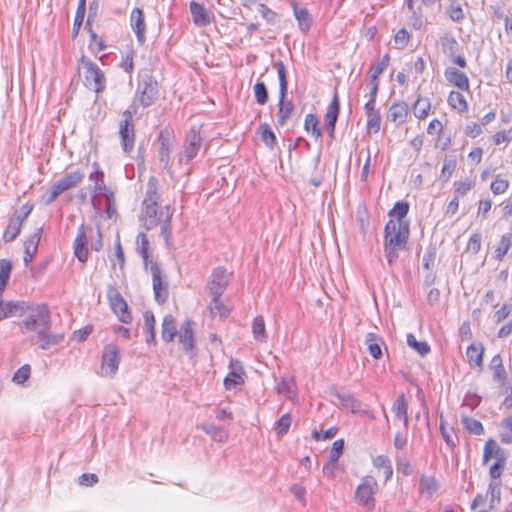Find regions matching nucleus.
Returning a JSON list of instances; mask_svg holds the SVG:
<instances>
[{
    "mask_svg": "<svg viewBox=\"0 0 512 512\" xmlns=\"http://www.w3.org/2000/svg\"><path fill=\"white\" fill-rule=\"evenodd\" d=\"M488 369L492 372V380L499 384L500 387H504L509 383L508 374L500 354H496L492 357L488 364Z\"/></svg>",
    "mask_w": 512,
    "mask_h": 512,
    "instance_id": "nucleus-19",
    "label": "nucleus"
},
{
    "mask_svg": "<svg viewBox=\"0 0 512 512\" xmlns=\"http://www.w3.org/2000/svg\"><path fill=\"white\" fill-rule=\"evenodd\" d=\"M446 80L461 90H469V79L467 75L457 68L449 67L444 72Z\"/></svg>",
    "mask_w": 512,
    "mask_h": 512,
    "instance_id": "nucleus-29",
    "label": "nucleus"
},
{
    "mask_svg": "<svg viewBox=\"0 0 512 512\" xmlns=\"http://www.w3.org/2000/svg\"><path fill=\"white\" fill-rule=\"evenodd\" d=\"M456 160L452 157H445L444 161H443V167H442V170H441V176L440 178L443 180V181H448L449 178L451 177V175L453 174L455 168H456Z\"/></svg>",
    "mask_w": 512,
    "mask_h": 512,
    "instance_id": "nucleus-57",
    "label": "nucleus"
},
{
    "mask_svg": "<svg viewBox=\"0 0 512 512\" xmlns=\"http://www.w3.org/2000/svg\"><path fill=\"white\" fill-rule=\"evenodd\" d=\"M163 214L165 210L158 212V203H142L140 220L147 230H151L160 223Z\"/></svg>",
    "mask_w": 512,
    "mask_h": 512,
    "instance_id": "nucleus-13",
    "label": "nucleus"
},
{
    "mask_svg": "<svg viewBox=\"0 0 512 512\" xmlns=\"http://www.w3.org/2000/svg\"><path fill=\"white\" fill-rule=\"evenodd\" d=\"M252 333L257 341L266 342L267 335L265 330V322L262 316H257L254 318L252 323Z\"/></svg>",
    "mask_w": 512,
    "mask_h": 512,
    "instance_id": "nucleus-48",
    "label": "nucleus"
},
{
    "mask_svg": "<svg viewBox=\"0 0 512 512\" xmlns=\"http://www.w3.org/2000/svg\"><path fill=\"white\" fill-rule=\"evenodd\" d=\"M231 371L224 378V386L227 390L237 387L238 385H242L244 383V379L242 375L244 374V369L238 360L231 359L229 365Z\"/></svg>",
    "mask_w": 512,
    "mask_h": 512,
    "instance_id": "nucleus-20",
    "label": "nucleus"
},
{
    "mask_svg": "<svg viewBox=\"0 0 512 512\" xmlns=\"http://www.w3.org/2000/svg\"><path fill=\"white\" fill-rule=\"evenodd\" d=\"M96 168L89 176V180L94 182V192L97 195L104 196L107 201L111 202L114 198L113 192H111L104 183V173L98 167L97 163L93 164Z\"/></svg>",
    "mask_w": 512,
    "mask_h": 512,
    "instance_id": "nucleus-21",
    "label": "nucleus"
},
{
    "mask_svg": "<svg viewBox=\"0 0 512 512\" xmlns=\"http://www.w3.org/2000/svg\"><path fill=\"white\" fill-rule=\"evenodd\" d=\"M177 333L174 317L172 315H166L162 322L161 336L163 341L166 343L173 341Z\"/></svg>",
    "mask_w": 512,
    "mask_h": 512,
    "instance_id": "nucleus-34",
    "label": "nucleus"
},
{
    "mask_svg": "<svg viewBox=\"0 0 512 512\" xmlns=\"http://www.w3.org/2000/svg\"><path fill=\"white\" fill-rule=\"evenodd\" d=\"M107 298L112 311L116 314L119 321L124 324H129L132 321L131 313L128 310L127 302L115 285L108 286Z\"/></svg>",
    "mask_w": 512,
    "mask_h": 512,
    "instance_id": "nucleus-9",
    "label": "nucleus"
},
{
    "mask_svg": "<svg viewBox=\"0 0 512 512\" xmlns=\"http://www.w3.org/2000/svg\"><path fill=\"white\" fill-rule=\"evenodd\" d=\"M492 457L496 459L494 463L506 467L507 451L502 449L493 438H490L484 445L482 457L483 464H487Z\"/></svg>",
    "mask_w": 512,
    "mask_h": 512,
    "instance_id": "nucleus-14",
    "label": "nucleus"
},
{
    "mask_svg": "<svg viewBox=\"0 0 512 512\" xmlns=\"http://www.w3.org/2000/svg\"><path fill=\"white\" fill-rule=\"evenodd\" d=\"M378 483L372 476H365L355 491L357 503L366 510L371 511L375 507L374 495L377 491Z\"/></svg>",
    "mask_w": 512,
    "mask_h": 512,
    "instance_id": "nucleus-6",
    "label": "nucleus"
},
{
    "mask_svg": "<svg viewBox=\"0 0 512 512\" xmlns=\"http://www.w3.org/2000/svg\"><path fill=\"white\" fill-rule=\"evenodd\" d=\"M51 313L46 304H40L30 310L28 316L20 325L21 333L29 335L32 345L39 349L48 350L64 340V334L51 332Z\"/></svg>",
    "mask_w": 512,
    "mask_h": 512,
    "instance_id": "nucleus-1",
    "label": "nucleus"
},
{
    "mask_svg": "<svg viewBox=\"0 0 512 512\" xmlns=\"http://www.w3.org/2000/svg\"><path fill=\"white\" fill-rule=\"evenodd\" d=\"M365 344L367 346L369 354L374 359H380L382 357V346H385V342L383 338L373 332H370L366 335Z\"/></svg>",
    "mask_w": 512,
    "mask_h": 512,
    "instance_id": "nucleus-30",
    "label": "nucleus"
},
{
    "mask_svg": "<svg viewBox=\"0 0 512 512\" xmlns=\"http://www.w3.org/2000/svg\"><path fill=\"white\" fill-rule=\"evenodd\" d=\"M442 52L448 58L454 57L460 50V45L451 33H446L440 38Z\"/></svg>",
    "mask_w": 512,
    "mask_h": 512,
    "instance_id": "nucleus-33",
    "label": "nucleus"
},
{
    "mask_svg": "<svg viewBox=\"0 0 512 512\" xmlns=\"http://www.w3.org/2000/svg\"><path fill=\"white\" fill-rule=\"evenodd\" d=\"M120 359V350L118 346L110 343L104 347L101 368L106 370L107 375L113 377L118 370Z\"/></svg>",
    "mask_w": 512,
    "mask_h": 512,
    "instance_id": "nucleus-11",
    "label": "nucleus"
},
{
    "mask_svg": "<svg viewBox=\"0 0 512 512\" xmlns=\"http://www.w3.org/2000/svg\"><path fill=\"white\" fill-rule=\"evenodd\" d=\"M137 241L139 242L138 252L143 258L144 267L145 269L148 268V265L150 266V262L153 261L152 259H149V240L145 233H140L137 237Z\"/></svg>",
    "mask_w": 512,
    "mask_h": 512,
    "instance_id": "nucleus-45",
    "label": "nucleus"
},
{
    "mask_svg": "<svg viewBox=\"0 0 512 512\" xmlns=\"http://www.w3.org/2000/svg\"><path fill=\"white\" fill-rule=\"evenodd\" d=\"M22 229V225L18 224L16 221L10 219L8 222V226L3 233V240L5 243L13 242L20 234Z\"/></svg>",
    "mask_w": 512,
    "mask_h": 512,
    "instance_id": "nucleus-49",
    "label": "nucleus"
},
{
    "mask_svg": "<svg viewBox=\"0 0 512 512\" xmlns=\"http://www.w3.org/2000/svg\"><path fill=\"white\" fill-rule=\"evenodd\" d=\"M484 351L482 343H472L467 347L466 357L471 368H478L479 371L483 370Z\"/></svg>",
    "mask_w": 512,
    "mask_h": 512,
    "instance_id": "nucleus-27",
    "label": "nucleus"
},
{
    "mask_svg": "<svg viewBox=\"0 0 512 512\" xmlns=\"http://www.w3.org/2000/svg\"><path fill=\"white\" fill-rule=\"evenodd\" d=\"M74 254L76 258L84 263L88 259L87 236L84 225L78 229L76 239L74 241Z\"/></svg>",
    "mask_w": 512,
    "mask_h": 512,
    "instance_id": "nucleus-28",
    "label": "nucleus"
},
{
    "mask_svg": "<svg viewBox=\"0 0 512 512\" xmlns=\"http://www.w3.org/2000/svg\"><path fill=\"white\" fill-rule=\"evenodd\" d=\"M488 493L490 494V508L493 509L501 502V482H490Z\"/></svg>",
    "mask_w": 512,
    "mask_h": 512,
    "instance_id": "nucleus-56",
    "label": "nucleus"
},
{
    "mask_svg": "<svg viewBox=\"0 0 512 512\" xmlns=\"http://www.w3.org/2000/svg\"><path fill=\"white\" fill-rule=\"evenodd\" d=\"M258 11L262 18L270 25H274L278 21V14L270 9L267 5L260 3L258 5Z\"/></svg>",
    "mask_w": 512,
    "mask_h": 512,
    "instance_id": "nucleus-58",
    "label": "nucleus"
},
{
    "mask_svg": "<svg viewBox=\"0 0 512 512\" xmlns=\"http://www.w3.org/2000/svg\"><path fill=\"white\" fill-rule=\"evenodd\" d=\"M174 213V209L167 205L165 206V219L161 226V235L165 239L166 242H168L169 238L171 237L172 232V226H171V219Z\"/></svg>",
    "mask_w": 512,
    "mask_h": 512,
    "instance_id": "nucleus-51",
    "label": "nucleus"
},
{
    "mask_svg": "<svg viewBox=\"0 0 512 512\" xmlns=\"http://www.w3.org/2000/svg\"><path fill=\"white\" fill-rule=\"evenodd\" d=\"M135 114L132 110H125L122 114L123 119L119 123V136L125 153H130L134 148L135 130L133 116Z\"/></svg>",
    "mask_w": 512,
    "mask_h": 512,
    "instance_id": "nucleus-8",
    "label": "nucleus"
},
{
    "mask_svg": "<svg viewBox=\"0 0 512 512\" xmlns=\"http://www.w3.org/2000/svg\"><path fill=\"white\" fill-rule=\"evenodd\" d=\"M258 133L262 142L270 149L274 147L276 144V136L272 131L271 127L267 123H262L259 125Z\"/></svg>",
    "mask_w": 512,
    "mask_h": 512,
    "instance_id": "nucleus-41",
    "label": "nucleus"
},
{
    "mask_svg": "<svg viewBox=\"0 0 512 512\" xmlns=\"http://www.w3.org/2000/svg\"><path fill=\"white\" fill-rule=\"evenodd\" d=\"M408 114L409 108L407 103L399 101L390 106L387 119L399 126L406 122Z\"/></svg>",
    "mask_w": 512,
    "mask_h": 512,
    "instance_id": "nucleus-25",
    "label": "nucleus"
},
{
    "mask_svg": "<svg viewBox=\"0 0 512 512\" xmlns=\"http://www.w3.org/2000/svg\"><path fill=\"white\" fill-rule=\"evenodd\" d=\"M79 66L84 69V84L96 94L102 93L106 88V77L103 71L92 60L82 55Z\"/></svg>",
    "mask_w": 512,
    "mask_h": 512,
    "instance_id": "nucleus-5",
    "label": "nucleus"
},
{
    "mask_svg": "<svg viewBox=\"0 0 512 512\" xmlns=\"http://www.w3.org/2000/svg\"><path fill=\"white\" fill-rule=\"evenodd\" d=\"M436 253V248L434 246H429L424 252L422 264L426 270H430L434 267Z\"/></svg>",
    "mask_w": 512,
    "mask_h": 512,
    "instance_id": "nucleus-62",
    "label": "nucleus"
},
{
    "mask_svg": "<svg viewBox=\"0 0 512 512\" xmlns=\"http://www.w3.org/2000/svg\"><path fill=\"white\" fill-rule=\"evenodd\" d=\"M373 465L376 468L383 469L385 481L391 479L393 475V468L391 461L386 455H378L373 459Z\"/></svg>",
    "mask_w": 512,
    "mask_h": 512,
    "instance_id": "nucleus-42",
    "label": "nucleus"
},
{
    "mask_svg": "<svg viewBox=\"0 0 512 512\" xmlns=\"http://www.w3.org/2000/svg\"><path fill=\"white\" fill-rule=\"evenodd\" d=\"M159 183L158 179L154 176H151L147 182L145 197L142 203H151V202H159L160 194L158 193Z\"/></svg>",
    "mask_w": 512,
    "mask_h": 512,
    "instance_id": "nucleus-35",
    "label": "nucleus"
},
{
    "mask_svg": "<svg viewBox=\"0 0 512 512\" xmlns=\"http://www.w3.org/2000/svg\"><path fill=\"white\" fill-rule=\"evenodd\" d=\"M192 21L197 27H206L214 21V14L202 4L191 1L189 4Z\"/></svg>",
    "mask_w": 512,
    "mask_h": 512,
    "instance_id": "nucleus-17",
    "label": "nucleus"
},
{
    "mask_svg": "<svg viewBox=\"0 0 512 512\" xmlns=\"http://www.w3.org/2000/svg\"><path fill=\"white\" fill-rule=\"evenodd\" d=\"M292 8L294 16L298 22L299 29L302 32H307L312 26V18L306 8L299 7L295 1H292Z\"/></svg>",
    "mask_w": 512,
    "mask_h": 512,
    "instance_id": "nucleus-31",
    "label": "nucleus"
},
{
    "mask_svg": "<svg viewBox=\"0 0 512 512\" xmlns=\"http://www.w3.org/2000/svg\"><path fill=\"white\" fill-rule=\"evenodd\" d=\"M448 104L460 113L468 110V104L464 95L458 91H451L448 96Z\"/></svg>",
    "mask_w": 512,
    "mask_h": 512,
    "instance_id": "nucleus-39",
    "label": "nucleus"
},
{
    "mask_svg": "<svg viewBox=\"0 0 512 512\" xmlns=\"http://www.w3.org/2000/svg\"><path fill=\"white\" fill-rule=\"evenodd\" d=\"M292 424V417L289 413L284 414L278 421L274 424V430L278 437L285 436Z\"/></svg>",
    "mask_w": 512,
    "mask_h": 512,
    "instance_id": "nucleus-52",
    "label": "nucleus"
},
{
    "mask_svg": "<svg viewBox=\"0 0 512 512\" xmlns=\"http://www.w3.org/2000/svg\"><path fill=\"white\" fill-rule=\"evenodd\" d=\"M336 397L340 401L341 405L352 413L360 411L361 402L355 399L352 394L337 392Z\"/></svg>",
    "mask_w": 512,
    "mask_h": 512,
    "instance_id": "nucleus-37",
    "label": "nucleus"
},
{
    "mask_svg": "<svg viewBox=\"0 0 512 512\" xmlns=\"http://www.w3.org/2000/svg\"><path fill=\"white\" fill-rule=\"evenodd\" d=\"M201 428L206 434L210 435L212 439L217 442H224L228 438L227 431L224 428L216 426L213 423L203 424Z\"/></svg>",
    "mask_w": 512,
    "mask_h": 512,
    "instance_id": "nucleus-38",
    "label": "nucleus"
},
{
    "mask_svg": "<svg viewBox=\"0 0 512 512\" xmlns=\"http://www.w3.org/2000/svg\"><path fill=\"white\" fill-rule=\"evenodd\" d=\"M512 246V233H506L502 235L497 248L494 251L493 257L496 260L501 261L504 256L508 253Z\"/></svg>",
    "mask_w": 512,
    "mask_h": 512,
    "instance_id": "nucleus-40",
    "label": "nucleus"
},
{
    "mask_svg": "<svg viewBox=\"0 0 512 512\" xmlns=\"http://www.w3.org/2000/svg\"><path fill=\"white\" fill-rule=\"evenodd\" d=\"M30 373H31L30 365L25 364L14 373L12 380H13V382H15L17 384H23L25 381L28 380Z\"/></svg>",
    "mask_w": 512,
    "mask_h": 512,
    "instance_id": "nucleus-64",
    "label": "nucleus"
},
{
    "mask_svg": "<svg viewBox=\"0 0 512 512\" xmlns=\"http://www.w3.org/2000/svg\"><path fill=\"white\" fill-rule=\"evenodd\" d=\"M430 108L431 104L428 99L418 98L413 107L415 117L418 119H424L428 116Z\"/></svg>",
    "mask_w": 512,
    "mask_h": 512,
    "instance_id": "nucleus-53",
    "label": "nucleus"
},
{
    "mask_svg": "<svg viewBox=\"0 0 512 512\" xmlns=\"http://www.w3.org/2000/svg\"><path fill=\"white\" fill-rule=\"evenodd\" d=\"M343 451H344V440L338 439V440L334 441V443L332 445V449L330 451V455H329V460L332 465H335L338 462Z\"/></svg>",
    "mask_w": 512,
    "mask_h": 512,
    "instance_id": "nucleus-61",
    "label": "nucleus"
},
{
    "mask_svg": "<svg viewBox=\"0 0 512 512\" xmlns=\"http://www.w3.org/2000/svg\"><path fill=\"white\" fill-rule=\"evenodd\" d=\"M158 82L149 70H142L138 74V85L136 95L131 105L134 113H137V106L150 107L158 97Z\"/></svg>",
    "mask_w": 512,
    "mask_h": 512,
    "instance_id": "nucleus-3",
    "label": "nucleus"
},
{
    "mask_svg": "<svg viewBox=\"0 0 512 512\" xmlns=\"http://www.w3.org/2000/svg\"><path fill=\"white\" fill-rule=\"evenodd\" d=\"M407 344L421 356H426L430 352L429 344L426 341H418L411 333L407 335Z\"/></svg>",
    "mask_w": 512,
    "mask_h": 512,
    "instance_id": "nucleus-47",
    "label": "nucleus"
},
{
    "mask_svg": "<svg viewBox=\"0 0 512 512\" xmlns=\"http://www.w3.org/2000/svg\"><path fill=\"white\" fill-rule=\"evenodd\" d=\"M158 158L163 169L170 168V154L173 149V141L168 130H161L158 135Z\"/></svg>",
    "mask_w": 512,
    "mask_h": 512,
    "instance_id": "nucleus-15",
    "label": "nucleus"
},
{
    "mask_svg": "<svg viewBox=\"0 0 512 512\" xmlns=\"http://www.w3.org/2000/svg\"><path fill=\"white\" fill-rule=\"evenodd\" d=\"M438 489L437 481L433 477L423 475L419 482L420 493H426L432 496Z\"/></svg>",
    "mask_w": 512,
    "mask_h": 512,
    "instance_id": "nucleus-50",
    "label": "nucleus"
},
{
    "mask_svg": "<svg viewBox=\"0 0 512 512\" xmlns=\"http://www.w3.org/2000/svg\"><path fill=\"white\" fill-rule=\"evenodd\" d=\"M202 142L203 139L200 134V128L192 126L186 136L183 150L178 154L179 163L182 164L183 162H190L198 154L202 146Z\"/></svg>",
    "mask_w": 512,
    "mask_h": 512,
    "instance_id": "nucleus-7",
    "label": "nucleus"
},
{
    "mask_svg": "<svg viewBox=\"0 0 512 512\" xmlns=\"http://www.w3.org/2000/svg\"><path fill=\"white\" fill-rule=\"evenodd\" d=\"M451 4L448 7L447 13L450 19L454 22L460 23L464 20L465 15L460 5H455L456 0H450Z\"/></svg>",
    "mask_w": 512,
    "mask_h": 512,
    "instance_id": "nucleus-60",
    "label": "nucleus"
},
{
    "mask_svg": "<svg viewBox=\"0 0 512 512\" xmlns=\"http://www.w3.org/2000/svg\"><path fill=\"white\" fill-rule=\"evenodd\" d=\"M100 13V3L98 0H92L89 3V9H88V16H87V22L86 27L91 28V23L94 22Z\"/></svg>",
    "mask_w": 512,
    "mask_h": 512,
    "instance_id": "nucleus-63",
    "label": "nucleus"
},
{
    "mask_svg": "<svg viewBox=\"0 0 512 512\" xmlns=\"http://www.w3.org/2000/svg\"><path fill=\"white\" fill-rule=\"evenodd\" d=\"M253 91H254V96H255L256 102L259 105H265L268 102V99H269L268 90H267L266 84L263 81H258L254 85Z\"/></svg>",
    "mask_w": 512,
    "mask_h": 512,
    "instance_id": "nucleus-54",
    "label": "nucleus"
},
{
    "mask_svg": "<svg viewBox=\"0 0 512 512\" xmlns=\"http://www.w3.org/2000/svg\"><path fill=\"white\" fill-rule=\"evenodd\" d=\"M193 322L191 320H186L180 327L177 335L178 341L182 344L183 350L186 353H189L191 356L194 355L195 350V337L193 332Z\"/></svg>",
    "mask_w": 512,
    "mask_h": 512,
    "instance_id": "nucleus-18",
    "label": "nucleus"
},
{
    "mask_svg": "<svg viewBox=\"0 0 512 512\" xmlns=\"http://www.w3.org/2000/svg\"><path fill=\"white\" fill-rule=\"evenodd\" d=\"M230 275L223 267H217L212 271L208 289L211 296L221 297L229 285Z\"/></svg>",
    "mask_w": 512,
    "mask_h": 512,
    "instance_id": "nucleus-12",
    "label": "nucleus"
},
{
    "mask_svg": "<svg viewBox=\"0 0 512 512\" xmlns=\"http://www.w3.org/2000/svg\"><path fill=\"white\" fill-rule=\"evenodd\" d=\"M84 179V174L80 170H76L70 173H66L63 177L57 180L54 184L57 189L62 193L68 191L78 184H80Z\"/></svg>",
    "mask_w": 512,
    "mask_h": 512,
    "instance_id": "nucleus-26",
    "label": "nucleus"
},
{
    "mask_svg": "<svg viewBox=\"0 0 512 512\" xmlns=\"http://www.w3.org/2000/svg\"><path fill=\"white\" fill-rule=\"evenodd\" d=\"M410 229L405 224L396 225L393 219H390L384 227V255L387 264L392 268L401 251L408 250V240Z\"/></svg>",
    "mask_w": 512,
    "mask_h": 512,
    "instance_id": "nucleus-2",
    "label": "nucleus"
},
{
    "mask_svg": "<svg viewBox=\"0 0 512 512\" xmlns=\"http://www.w3.org/2000/svg\"><path fill=\"white\" fill-rule=\"evenodd\" d=\"M273 66L277 70L279 79L277 124L279 126H284L294 112L295 105L291 100L287 99L288 79L284 63L282 61H278L275 62Z\"/></svg>",
    "mask_w": 512,
    "mask_h": 512,
    "instance_id": "nucleus-4",
    "label": "nucleus"
},
{
    "mask_svg": "<svg viewBox=\"0 0 512 512\" xmlns=\"http://www.w3.org/2000/svg\"><path fill=\"white\" fill-rule=\"evenodd\" d=\"M42 232V227L37 228L36 231L24 243L25 251L23 260L26 266H28L34 259V256L38 250Z\"/></svg>",
    "mask_w": 512,
    "mask_h": 512,
    "instance_id": "nucleus-24",
    "label": "nucleus"
},
{
    "mask_svg": "<svg viewBox=\"0 0 512 512\" xmlns=\"http://www.w3.org/2000/svg\"><path fill=\"white\" fill-rule=\"evenodd\" d=\"M144 319V329L147 334L146 342L148 344L155 343L156 333H155V317L151 311H146L143 314Z\"/></svg>",
    "mask_w": 512,
    "mask_h": 512,
    "instance_id": "nucleus-36",
    "label": "nucleus"
},
{
    "mask_svg": "<svg viewBox=\"0 0 512 512\" xmlns=\"http://www.w3.org/2000/svg\"><path fill=\"white\" fill-rule=\"evenodd\" d=\"M409 203L406 201H398L394 204L393 208L389 211L388 215L390 217L396 218V225L405 224L407 228L410 229V223L406 220V216L409 212Z\"/></svg>",
    "mask_w": 512,
    "mask_h": 512,
    "instance_id": "nucleus-32",
    "label": "nucleus"
},
{
    "mask_svg": "<svg viewBox=\"0 0 512 512\" xmlns=\"http://www.w3.org/2000/svg\"><path fill=\"white\" fill-rule=\"evenodd\" d=\"M392 411L397 418L405 416L408 411V402L404 394H401L393 404Z\"/></svg>",
    "mask_w": 512,
    "mask_h": 512,
    "instance_id": "nucleus-59",
    "label": "nucleus"
},
{
    "mask_svg": "<svg viewBox=\"0 0 512 512\" xmlns=\"http://www.w3.org/2000/svg\"><path fill=\"white\" fill-rule=\"evenodd\" d=\"M318 125L319 121L316 115L312 113L306 115L304 121V129L307 132H311L312 136L315 137L316 140L322 137V131Z\"/></svg>",
    "mask_w": 512,
    "mask_h": 512,
    "instance_id": "nucleus-43",
    "label": "nucleus"
},
{
    "mask_svg": "<svg viewBox=\"0 0 512 512\" xmlns=\"http://www.w3.org/2000/svg\"><path fill=\"white\" fill-rule=\"evenodd\" d=\"M211 297H212V301L209 305L211 314L213 316H219L221 319L227 318L230 314V309L221 302L220 297H215V296H211Z\"/></svg>",
    "mask_w": 512,
    "mask_h": 512,
    "instance_id": "nucleus-44",
    "label": "nucleus"
},
{
    "mask_svg": "<svg viewBox=\"0 0 512 512\" xmlns=\"http://www.w3.org/2000/svg\"><path fill=\"white\" fill-rule=\"evenodd\" d=\"M130 26L135 33L137 42L143 45L146 41V23L144 12L141 8H134L130 14Z\"/></svg>",
    "mask_w": 512,
    "mask_h": 512,
    "instance_id": "nucleus-16",
    "label": "nucleus"
},
{
    "mask_svg": "<svg viewBox=\"0 0 512 512\" xmlns=\"http://www.w3.org/2000/svg\"><path fill=\"white\" fill-rule=\"evenodd\" d=\"M28 308V304L24 301H8L6 303L2 302L0 306V321L9 317L22 316L28 310Z\"/></svg>",
    "mask_w": 512,
    "mask_h": 512,
    "instance_id": "nucleus-23",
    "label": "nucleus"
},
{
    "mask_svg": "<svg viewBox=\"0 0 512 512\" xmlns=\"http://www.w3.org/2000/svg\"><path fill=\"white\" fill-rule=\"evenodd\" d=\"M339 111L340 101L338 94L335 93L325 114L326 129L331 138H334L335 126L338 119Z\"/></svg>",
    "mask_w": 512,
    "mask_h": 512,
    "instance_id": "nucleus-22",
    "label": "nucleus"
},
{
    "mask_svg": "<svg viewBox=\"0 0 512 512\" xmlns=\"http://www.w3.org/2000/svg\"><path fill=\"white\" fill-rule=\"evenodd\" d=\"M33 208H34V204L25 203L24 205H22L19 209H17L14 212V215L10 219L16 221L20 225H23L25 220L28 218V216L33 211Z\"/></svg>",
    "mask_w": 512,
    "mask_h": 512,
    "instance_id": "nucleus-55",
    "label": "nucleus"
},
{
    "mask_svg": "<svg viewBox=\"0 0 512 512\" xmlns=\"http://www.w3.org/2000/svg\"><path fill=\"white\" fill-rule=\"evenodd\" d=\"M462 424L464 428L471 434L474 435H482L485 430L482 423L476 419H473L467 415H463L461 417Z\"/></svg>",
    "mask_w": 512,
    "mask_h": 512,
    "instance_id": "nucleus-46",
    "label": "nucleus"
},
{
    "mask_svg": "<svg viewBox=\"0 0 512 512\" xmlns=\"http://www.w3.org/2000/svg\"><path fill=\"white\" fill-rule=\"evenodd\" d=\"M150 272L152 274V285L155 301L159 304H162L168 299V283L163 280L161 267L156 261L150 262Z\"/></svg>",
    "mask_w": 512,
    "mask_h": 512,
    "instance_id": "nucleus-10",
    "label": "nucleus"
}]
</instances>
